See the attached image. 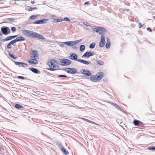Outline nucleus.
<instances>
[{
    "mask_svg": "<svg viewBox=\"0 0 155 155\" xmlns=\"http://www.w3.org/2000/svg\"><path fill=\"white\" fill-rule=\"evenodd\" d=\"M60 149L63 153L65 155H67L69 153L68 151L66 150L63 146H61V147Z\"/></svg>",
    "mask_w": 155,
    "mask_h": 155,
    "instance_id": "nucleus-17",
    "label": "nucleus"
},
{
    "mask_svg": "<svg viewBox=\"0 0 155 155\" xmlns=\"http://www.w3.org/2000/svg\"><path fill=\"white\" fill-rule=\"evenodd\" d=\"M59 64L62 66L68 65L71 63V61L68 59L62 58L59 59Z\"/></svg>",
    "mask_w": 155,
    "mask_h": 155,
    "instance_id": "nucleus-3",
    "label": "nucleus"
},
{
    "mask_svg": "<svg viewBox=\"0 0 155 155\" xmlns=\"http://www.w3.org/2000/svg\"><path fill=\"white\" fill-rule=\"evenodd\" d=\"M105 43L104 42H100L99 44V46L100 47H103L105 45Z\"/></svg>",
    "mask_w": 155,
    "mask_h": 155,
    "instance_id": "nucleus-36",
    "label": "nucleus"
},
{
    "mask_svg": "<svg viewBox=\"0 0 155 155\" xmlns=\"http://www.w3.org/2000/svg\"><path fill=\"white\" fill-rule=\"evenodd\" d=\"M8 20L11 22H14V19L12 18H9Z\"/></svg>",
    "mask_w": 155,
    "mask_h": 155,
    "instance_id": "nucleus-46",
    "label": "nucleus"
},
{
    "mask_svg": "<svg viewBox=\"0 0 155 155\" xmlns=\"http://www.w3.org/2000/svg\"><path fill=\"white\" fill-rule=\"evenodd\" d=\"M89 123L95 124V123H94L93 121H91V120H90V121H89Z\"/></svg>",
    "mask_w": 155,
    "mask_h": 155,
    "instance_id": "nucleus-55",
    "label": "nucleus"
},
{
    "mask_svg": "<svg viewBox=\"0 0 155 155\" xmlns=\"http://www.w3.org/2000/svg\"><path fill=\"white\" fill-rule=\"evenodd\" d=\"M15 107L17 109H20L21 110H24V107L20 104H16L15 105Z\"/></svg>",
    "mask_w": 155,
    "mask_h": 155,
    "instance_id": "nucleus-19",
    "label": "nucleus"
},
{
    "mask_svg": "<svg viewBox=\"0 0 155 155\" xmlns=\"http://www.w3.org/2000/svg\"><path fill=\"white\" fill-rule=\"evenodd\" d=\"M63 20L66 21H70V19L67 17L64 18Z\"/></svg>",
    "mask_w": 155,
    "mask_h": 155,
    "instance_id": "nucleus-44",
    "label": "nucleus"
},
{
    "mask_svg": "<svg viewBox=\"0 0 155 155\" xmlns=\"http://www.w3.org/2000/svg\"><path fill=\"white\" fill-rule=\"evenodd\" d=\"M11 31L8 27V28L7 33L8 35L10 33Z\"/></svg>",
    "mask_w": 155,
    "mask_h": 155,
    "instance_id": "nucleus-48",
    "label": "nucleus"
},
{
    "mask_svg": "<svg viewBox=\"0 0 155 155\" xmlns=\"http://www.w3.org/2000/svg\"><path fill=\"white\" fill-rule=\"evenodd\" d=\"M47 69L50 70V71H54L56 70H57L56 69H55V68H52V67H50L49 68H47Z\"/></svg>",
    "mask_w": 155,
    "mask_h": 155,
    "instance_id": "nucleus-38",
    "label": "nucleus"
},
{
    "mask_svg": "<svg viewBox=\"0 0 155 155\" xmlns=\"http://www.w3.org/2000/svg\"><path fill=\"white\" fill-rule=\"evenodd\" d=\"M148 149L149 150H150L155 151V146L149 147H148Z\"/></svg>",
    "mask_w": 155,
    "mask_h": 155,
    "instance_id": "nucleus-33",
    "label": "nucleus"
},
{
    "mask_svg": "<svg viewBox=\"0 0 155 155\" xmlns=\"http://www.w3.org/2000/svg\"><path fill=\"white\" fill-rule=\"evenodd\" d=\"M107 42H108V43L110 41V40L109 38H108L107 39Z\"/></svg>",
    "mask_w": 155,
    "mask_h": 155,
    "instance_id": "nucleus-58",
    "label": "nucleus"
},
{
    "mask_svg": "<svg viewBox=\"0 0 155 155\" xmlns=\"http://www.w3.org/2000/svg\"><path fill=\"white\" fill-rule=\"evenodd\" d=\"M127 11H129V9H127Z\"/></svg>",
    "mask_w": 155,
    "mask_h": 155,
    "instance_id": "nucleus-61",
    "label": "nucleus"
},
{
    "mask_svg": "<svg viewBox=\"0 0 155 155\" xmlns=\"http://www.w3.org/2000/svg\"><path fill=\"white\" fill-rule=\"evenodd\" d=\"M57 61L55 59H52L51 60L49 61L47 65L50 67H52L53 68L56 69L57 70H58L59 69V67L58 65H56L55 64H54L57 63Z\"/></svg>",
    "mask_w": 155,
    "mask_h": 155,
    "instance_id": "nucleus-4",
    "label": "nucleus"
},
{
    "mask_svg": "<svg viewBox=\"0 0 155 155\" xmlns=\"http://www.w3.org/2000/svg\"><path fill=\"white\" fill-rule=\"evenodd\" d=\"M147 30L148 31H149L150 32H151L152 30L149 27H148L147 28Z\"/></svg>",
    "mask_w": 155,
    "mask_h": 155,
    "instance_id": "nucleus-47",
    "label": "nucleus"
},
{
    "mask_svg": "<svg viewBox=\"0 0 155 155\" xmlns=\"http://www.w3.org/2000/svg\"><path fill=\"white\" fill-rule=\"evenodd\" d=\"M95 45V43L93 42L91 43L89 45V48L91 49H93L94 48Z\"/></svg>",
    "mask_w": 155,
    "mask_h": 155,
    "instance_id": "nucleus-26",
    "label": "nucleus"
},
{
    "mask_svg": "<svg viewBox=\"0 0 155 155\" xmlns=\"http://www.w3.org/2000/svg\"><path fill=\"white\" fill-rule=\"evenodd\" d=\"M11 39H12V38L11 36H10L7 37L3 39L2 40V41L3 42H5L6 41L10 40Z\"/></svg>",
    "mask_w": 155,
    "mask_h": 155,
    "instance_id": "nucleus-23",
    "label": "nucleus"
},
{
    "mask_svg": "<svg viewBox=\"0 0 155 155\" xmlns=\"http://www.w3.org/2000/svg\"><path fill=\"white\" fill-rule=\"evenodd\" d=\"M17 78L18 79H27L26 78L21 76H18L17 77Z\"/></svg>",
    "mask_w": 155,
    "mask_h": 155,
    "instance_id": "nucleus-41",
    "label": "nucleus"
},
{
    "mask_svg": "<svg viewBox=\"0 0 155 155\" xmlns=\"http://www.w3.org/2000/svg\"><path fill=\"white\" fill-rule=\"evenodd\" d=\"M11 36V37H12V39L13 38H15L16 37H17V35H13V36Z\"/></svg>",
    "mask_w": 155,
    "mask_h": 155,
    "instance_id": "nucleus-50",
    "label": "nucleus"
},
{
    "mask_svg": "<svg viewBox=\"0 0 155 155\" xmlns=\"http://www.w3.org/2000/svg\"><path fill=\"white\" fill-rule=\"evenodd\" d=\"M89 79L91 81L94 82H97V80L95 76H91L90 78Z\"/></svg>",
    "mask_w": 155,
    "mask_h": 155,
    "instance_id": "nucleus-20",
    "label": "nucleus"
},
{
    "mask_svg": "<svg viewBox=\"0 0 155 155\" xmlns=\"http://www.w3.org/2000/svg\"><path fill=\"white\" fill-rule=\"evenodd\" d=\"M60 45L61 47H64V44L63 43V42L61 43L60 44Z\"/></svg>",
    "mask_w": 155,
    "mask_h": 155,
    "instance_id": "nucleus-51",
    "label": "nucleus"
},
{
    "mask_svg": "<svg viewBox=\"0 0 155 155\" xmlns=\"http://www.w3.org/2000/svg\"><path fill=\"white\" fill-rule=\"evenodd\" d=\"M94 31H95L97 33L99 32V27H97L94 28L93 29Z\"/></svg>",
    "mask_w": 155,
    "mask_h": 155,
    "instance_id": "nucleus-29",
    "label": "nucleus"
},
{
    "mask_svg": "<svg viewBox=\"0 0 155 155\" xmlns=\"http://www.w3.org/2000/svg\"><path fill=\"white\" fill-rule=\"evenodd\" d=\"M69 58L71 59L77 61L86 65H88L91 62H88L87 61L81 59H78V56L75 54L73 53H70V56H69Z\"/></svg>",
    "mask_w": 155,
    "mask_h": 155,
    "instance_id": "nucleus-2",
    "label": "nucleus"
},
{
    "mask_svg": "<svg viewBox=\"0 0 155 155\" xmlns=\"http://www.w3.org/2000/svg\"><path fill=\"white\" fill-rule=\"evenodd\" d=\"M63 43L64 44H64L67 45V41L64 42H63Z\"/></svg>",
    "mask_w": 155,
    "mask_h": 155,
    "instance_id": "nucleus-59",
    "label": "nucleus"
},
{
    "mask_svg": "<svg viewBox=\"0 0 155 155\" xmlns=\"http://www.w3.org/2000/svg\"><path fill=\"white\" fill-rule=\"evenodd\" d=\"M8 27L3 26L1 28V31L2 33V35L3 34L5 35H8Z\"/></svg>",
    "mask_w": 155,
    "mask_h": 155,
    "instance_id": "nucleus-8",
    "label": "nucleus"
},
{
    "mask_svg": "<svg viewBox=\"0 0 155 155\" xmlns=\"http://www.w3.org/2000/svg\"><path fill=\"white\" fill-rule=\"evenodd\" d=\"M58 77L59 78H67V76L66 75H62V74L58 75Z\"/></svg>",
    "mask_w": 155,
    "mask_h": 155,
    "instance_id": "nucleus-39",
    "label": "nucleus"
},
{
    "mask_svg": "<svg viewBox=\"0 0 155 155\" xmlns=\"http://www.w3.org/2000/svg\"><path fill=\"white\" fill-rule=\"evenodd\" d=\"M63 21V19L60 18L55 19L54 20L53 22L55 23L61 22Z\"/></svg>",
    "mask_w": 155,
    "mask_h": 155,
    "instance_id": "nucleus-25",
    "label": "nucleus"
},
{
    "mask_svg": "<svg viewBox=\"0 0 155 155\" xmlns=\"http://www.w3.org/2000/svg\"><path fill=\"white\" fill-rule=\"evenodd\" d=\"M109 103L110 104L112 105L113 106H114L115 107L117 108L118 110H119L121 111L124 112V111L123 109L121 108L117 104L113 103L111 102H109Z\"/></svg>",
    "mask_w": 155,
    "mask_h": 155,
    "instance_id": "nucleus-11",
    "label": "nucleus"
},
{
    "mask_svg": "<svg viewBox=\"0 0 155 155\" xmlns=\"http://www.w3.org/2000/svg\"><path fill=\"white\" fill-rule=\"evenodd\" d=\"M83 24L84 25L86 26H89V23L87 22L84 21L83 22Z\"/></svg>",
    "mask_w": 155,
    "mask_h": 155,
    "instance_id": "nucleus-37",
    "label": "nucleus"
},
{
    "mask_svg": "<svg viewBox=\"0 0 155 155\" xmlns=\"http://www.w3.org/2000/svg\"><path fill=\"white\" fill-rule=\"evenodd\" d=\"M15 43V42L14 40L12 41L8 44L7 46V48L8 49L11 48V45H13Z\"/></svg>",
    "mask_w": 155,
    "mask_h": 155,
    "instance_id": "nucleus-21",
    "label": "nucleus"
},
{
    "mask_svg": "<svg viewBox=\"0 0 155 155\" xmlns=\"http://www.w3.org/2000/svg\"><path fill=\"white\" fill-rule=\"evenodd\" d=\"M82 118V119L84 120L85 121H86L89 123V121H90V120H88V119H85V118Z\"/></svg>",
    "mask_w": 155,
    "mask_h": 155,
    "instance_id": "nucleus-49",
    "label": "nucleus"
},
{
    "mask_svg": "<svg viewBox=\"0 0 155 155\" xmlns=\"http://www.w3.org/2000/svg\"><path fill=\"white\" fill-rule=\"evenodd\" d=\"M31 60L33 61L28 60V62L30 64H36L38 63V61L36 59V58L32 59H31Z\"/></svg>",
    "mask_w": 155,
    "mask_h": 155,
    "instance_id": "nucleus-18",
    "label": "nucleus"
},
{
    "mask_svg": "<svg viewBox=\"0 0 155 155\" xmlns=\"http://www.w3.org/2000/svg\"><path fill=\"white\" fill-rule=\"evenodd\" d=\"M38 16L37 15H32L30 17V18L31 19H35L36 18H37Z\"/></svg>",
    "mask_w": 155,
    "mask_h": 155,
    "instance_id": "nucleus-34",
    "label": "nucleus"
},
{
    "mask_svg": "<svg viewBox=\"0 0 155 155\" xmlns=\"http://www.w3.org/2000/svg\"><path fill=\"white\" fill-rule=\"evenodd\" d=\"M3 149L2 147V146H0V153L2 154L3 153Z\"/></svg>",
    "mask_w": 155,
    "mask_h": 155,
    "instance_id": "nucleus-45",
    "label": "nucleus"
},
{
    "mask_svg": "<svg viewBox=\"0 0 155 155\" xmlns=\"http://www.w3.org/2000/svg\"><path fill=\"white\" fill-rule=\"evenodd\" d=\"M22 32L28 36H31L34 38L43 40L45 39V38L41 35L30 30H23L22 31Z\"/></svg>",
    "mask_w": 155,
    "mask_h": 155,
    "instance_id": "nucleus-1",
    "label": "nucleus"
},
{
    "mask_svg": "<svg viewBox=\"0 0 155 155\" xmlns=\"http://www.w3.org/2000/svg\"><path fill=\"white\" fill-rule=\"evenodd\" d=\"M13 61L14 62L15 64V65H18L20 67H22L25 68L27 67L28 66V64L22 62H15L14 60H13Z\"/></svg>",
    "mask_w": 155,
    "mask_h": 155,
    "instance_id": "nucleus-6",
    "label": "nucleus"
},
{
    "mask_svg": "<svg viewBox=\"0 0 155 155\" xmlns=\"http://www.w3.org/2000/svg\"><path fill=\"white\" fill-rule=\"evenodd\" d=\"M106 32V29L102 27H99V32L98 33L99 35H102Z\"/></svg>",
    "mask_w": 155,
    "mask_h": 155,
    "instance_id": "nucleus-16",
    "label": "nucleus"
},
{
    "mask_svg": "<svg viewBox=\"0 0 155 155\" xmlns=\"http://www.w3.org/2000/svg\"><path fill=\"white\" fill-rule=\"evenodd\" d=\"M29 7V8H28V10L29 11H31L33 10L37 9V8L36 7L32 8L31 7Z\"/></svg>",
    "mask_w": 155,
    "mask_h": 155,
    "instance_id": "nucleus-28",
    "label": "nucleus"
},
{
    "mask_svg": "<svg viewBox=\"0 0 155 155\" xmlns=\"http://www.w3.org/2000/svg\"><path fill=\"white\" fill-rule=\"evenodd\" d=\"M84 74L87 76H91L92 75V74L90 71L87 69L86 70Z\"/></svg>",
    "mask_w": 155,
    "mask_h": 155,
    "instance_id": "nucleus-22",
    "label": "nucleus"
},
{
    "mask_svg": "<svg viewBox=\"0 0 155 155\" xmlns=\"http://www.w3.org/2000/svg\"><path fill=\"white\" fill-rule=\"evenodd\" d=\"M72 41L73 42L72 44H74V43H73V42H75L74 41Z\"/></svg>",
    "mask_w": 155,
    "mask_h": 155,
    "instance_id": "nucleus-60",
    "label": "nucleus"
},
{
    "mask_svg": "<svg viewBox=\"0 0 155 155\" xmlns=\"http://www.w3.org/2000/svg\"><path fill=\"white\" fill-rule=\"evenodd\" d=\"M74 49L77 50L78 49V47H73Z\"/></svg>",
    "mask_w": 155,
    "mask_h": 155,
    "instance_id": "nucleus-54",
    "label": "nucleus"
},
{
    "mask_svg": "<svg viewBox=\"0 0 155 155\" xmlns=\"http://www.w3.org/2000/svg\"><path fill=\"white\" fill-rule=\"evenodd\" d=\"M82 41V39H79L78 40H77L75 41H74L75 42H73L74 43V44H73V45H74L76 44H77L80 42Z\"/></svg>",
    "mask_w": 155,
    "mask_h": 155,
    "instance_id": "nucleus-31",
    "label": "nucleus"
},
{
    "mask_svg": "<svg viewBox=\"0 0 155 155\" xmlns=\"http://www.w3.org/2000/svg\"><path fill=\"white\" fill-rule=\"evenodd\" d=\"M11 51H10L9 53V54L10 57H12L14 59H16L17 58V57L16 56H14L11 53Z\"/></svg>",
    "mask_w": 155,
    "mask_h": 155,
    "instance_id": "nucleus-27",
    "label": "nucleus"
},
{
    "mask_svg": "<svg viewBox=\"0 0 155 155\" xmlns=\"http://www.w3.org/2000/svg\"><path fill=\"white\" fill-rule=\"evenodd\" d=\"M67 72L68 73H70L72 74H76L77 73V70L76 69L74 68H68Z\"/></svg>",
    "mask_w": 155,
    "mask_h": 155,
    "instance_id": "nucleus-5",
    "label": "nucleus"
},
{
    "mask_svg": "<svg viewBox=\"0 0 155 155\" xmlns=\"http://www.w3.org/2000/svg\"><path fill=\"white\" fill-rule=\"evenodd\" d=\"M65 68L63 69V70L66 71L67 72V70H68V68Z\"/></svg>",
    "mask_w": 155,
    "mask_h": 155,
    "instance_id": "nucleus-53",
    "label": "nucleus"
},
{
    "mask_svg": "<svg viewBox=\"0 0 155 155\" xmlns=\"http://www.w3.org/2000/svg\"><path fill=\"white\" fill-rule=\"evenodd\" d=\"M31 3L32 4H33L35 3V2L33 1H32L31 2Z\"/></svg>",
    "mask_w": 155,
    "mask_h": 155,
    "instance_id": "nucleus-57",
    "label": "nucleus"
},
{
    "mask_svg": "<svg viewBox=\"0 0 155 155\" xmlns=\"http://www.w3.org/2000/svg\"><path fill=\"white\" fill-rule=\"evenodd\" d=\"M28 69L30 70L33 72L35 74H40L41 72L39 71L38 69L34 68H28Z\"/></svg>",
    "mask_w": 155,
    "mask_h": 155,
    "instance_id": "nucleus-13",
    "label": "nucleus"
},
{
    "mask_svg": "<svg viewBox=\"0 0 155 155\" xmlns=\"http://www.w3.org/2000/svg\"><path fill=\"white\" fill-rule=\"evenodd\" d=\"M133 123L136 126H141L143 125L142 122L137 120H134L133 121Z\"/></svg>",
    "mask_w": 155,
    "mask_h": 155,
    "instance_id": "nucleus-10",
    "label": "nucleus"
},
{
    "mask_svg": "<svg viewBox=\"0 0 155 155\" xmlns=\"http://www.w3.org/2000/svg\"><path fill=\"white\" fill-rule=\"evenodd\" d=\"M89 3L88 2H85V3H84V4L85 5H87V4H88Z\"/></svg>",
    "mask_w": 155,
    "mask_h": 155,
    "instance_id": "nucleus-56",
    "label": "nucleus"
},
{
    "mask_svg": "<svg viewBox=\"0 0 155 155\" xmlns=\"http://www.w3.org/2000/svg\"><path fill=\"white\" fill-rule=\"evenodd\" d=\"M104 73L102 72H100L99 74L97 75V79L98 81L100 80L102 78H103L104 76Z\"/></svg>",
    "mask_w": 155,
    "mask_h": 155,
    "instance_id": "nucleus-14",
    "label": "nucleus"
},
{
    "mask_svg": "<svg viewBox=\"0 0 155 155\" xmlns=\"http://www.w3.org/2000/svg\"><path fill=\"white\" fill-rule=\"evenodd\" d=\"M101 42H105V37L103 35H102L101 37Z\"/></svg>",
    "mask_w": 155,
    "mask_h": 155,
    "instance_id": "nucleus-32",
    "label": "nucleus"
},
{
    "mask_svg": "<svg viewBox=\"0 0 155 155\" xmlns=\"http://www.w3.org/2000/svg\"><path fill=\"white\" fill-rule=\"evenodd\" d=\"M93 55L92 53L87 51L85 52L84 54L82 56V58L86 57L87 58H89L90 57L92 56Z\"/></svg>",
    "mask_w": 155,
    "mask_h": 155,
    "instance_id": "nucleus-12",
    "label": "nucleus"
},
{
    "mask_svg": "<svg viewBox=\"0 0 155 155\" xmlns=\"http://www.w3.org/2000/svg\"><path fill=\"white\" fill-rule=\"evenodd\" d=\"M48 21L47 19H43L40 20H37L33 23L34 24H45L46 21Z\"/></svg>",
    "mask_w": 155,
    "mask_h": 155,
    "instance_id": "nucleus-7",
    "label": "nucleus"
},
{
    "mask_svg": "<svg viewBox=\"0 0 155 155\" xmlns=\"http://www.w3.org/2000/svg\"><path fill=\"white\" fill-rule=\"evenodd\" d=\"M142 26V25H141V23L140 22L139 24V28H140Z\"/></svg>",
    "mask_w": 155,
    "mask_h": 155,
    "instance_id": "nucleus-52",
    "label": "nucleus"
},
{
    "mask_svg": "<svg viewBox=\"0 0 155 155\" xmlns=\"http://www.w3.org/2000/svg\"><path fill=\"white\" fill-rule=\"evenodd\" d=\"M110 42H109L108 44V43L107 42V43H106V45L105 47L107 48H109L110 47Z\"/></svg>",
    "mask_w": 155,
    "mask_h": 155,
    "instance_id": "nucleus-40",
    "label": "nucleus"
},
{
    "mask_svg": "<svg viewBox=\"0 0 155 155\" xmlns=\"http://www.w3.org/2000/svg\"><path fill=\"white\" fill-rule=\"evenodd\" d=\"M97 63L99 65H103L104 64V62L101 60H97Z\"/></svg>",
    "mask_w": 155,
    "mask_h": 155,
    "instance_id": "nucleus-30",
    "label": "nucleus"
},
{
    "mask_svg": "<svg viewBox=\"0 0 155 155\" xmlns=\"http://www.w3.org/2000/svg\"><path fill=\"white\" fill-rule=\"evenodd\" d=\"M85 70H85V69H81L80 70V72L82 74H84L85 73Z\"/></svg>",
    "mask_w": 155,
    "mask_h": 155,
    "instance_id": "nucleus-42",
    "label": "nucleus"
},
{
    "mask_svg": "<svg viewBox=\"0 0 155 155\" xmlns=\"http://www.w3.org/2000/svg\"><path fill=\"white\" fill-rule=\"evenodd\" d=\"M25 40V38L22 36H19L17 38L15 39H14L15 43L21 41Z\"/></svg>",
    "mask_w": 155,
    "mask_h": 155,
    "instance_id": "nucleus-15",
    "label": "nucleus"
},
{
    "mask_svg": "<svg viewBox=\"0 0 155 155\" xmlns=\"http://www.w3.org/2000/svg\"><path fill=\"white\" fill-rule=\"evenodd\" d=\"M73 42L71 41H67V45L69 46H73Z\"/></svg>",
    "mask_w": 155,
    "mask_h": 155,
    "instance_id": "nucleus-35",
    "label": "nucleus"
},
{
    "mask_svg": "<svg viewBox=\"0 0 155 155\" xmlns=\"http://www.w3.org/2000/svg\"><path fill=\"white\" fill-rule=\"evenodd\" d=\"M85 49V46L84 45H81L79 48L80 51L81 52H83L84 51Z\"/></svg>",
    "mask_w": 155,
    "mask_h": 155,
    "instance_id": "nucleus-24",
    "label": "nucleus"
},
{
    "mask_svg": "<svg viewBox=\"0 0 155 155\" xmlns=\"http://www.w3.org/2000/svg\"><path fill=\"white\" fill-rule=\"evenodd\" d=\"M11 30L12 31V32H15L16 31V28L15 27H11Z\"/></svg>",
    "mask_w": 155,
    "mask_h": 155,
    "instance_id": "nucleus-43",
    "label": "nucleus"
},
{
    "mask_svg": "<svg viewBox=\"0 0 155 155\" xmlns=\"http://www.w3.org/2000/svg\"><path fill=\"white\" fill-rule=\"evenodd\" d=\"M32 55L31 56V58H36L37 59L38 58V53L37 51L35 50H32Z\"/></svg>",
    "mask_w": 155,
    "mask_h": 155,
    "instance_id": "nucleus-9",
    "label": "nucleus"
}]
</instances>
